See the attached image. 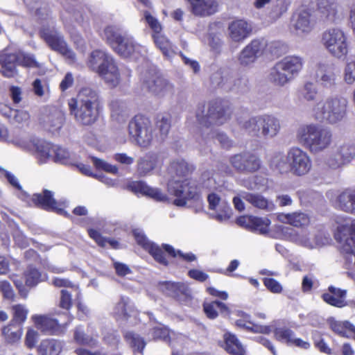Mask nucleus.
I'll use <instances>...</instances> for the list:
<instances>
[{
    "mask_svg": "<svg viewBox=\"0 0 355 355\" xmlns=\"http://www.w3.org/2000/svg\"><path fill=\"white\" fill-rule=\"evenodd\" d=\"M252 31V24L243 19L234 20L228 26L229 37L235 42H243L250 35Z\"/></svg>",
    "mask_w": 355,
    "mask_h": 355,
    "instance_id": "nucleus-21",
    "label": "nucleus"
},
{
    "mask_svg": "<svg viewBox=\"0 0 355 355\" xmlns=\"http://www.w3.org/2000/svg\"><path fill=\"white\" fill-rule=\"evenodd\" d=\"M114 315L118 320L128 321L132 317L137 315V311L130 299L121 296L115 304L113 311Z\"/></svg>",
    "mask_w": 355,
    "mask_h": 355,
    "instance_id": "nucleus-23",
    "label": "nucleus"
},
{
    "mask_svg": "<svg viewBox=\"0 0 355 355\" xmlns=\"http://www.w3.org/2000/svg\"><path fill=\"white\" fill-rule=\"evenodd\" d=\"M74 340L81 345H86L89 347H96L98 344L96 339L86 336L81 327H77L74 331Z\"/></svg>",
    "mask_w": 355,
    "mask_h": 355,
    "instance_id": "nucleus-55",
    "label": "nucleus"
},
{
    "mask_svg": "<svg viewBox=\"0 0 355 355\" xmlns=\"http://www.w3.org/2000/svg\"><path fill=\"white\" fill-rule=\"evenodd\" d=\"M204 311L207 318L209 319H215L218 316V310L225 317L230 316V310L228 306L219 301L215 300L209 303L203 304Z\"/></svg>",
    "mask_w": 355,
    "mask_h": 355,
    "instance_id": "nucleus-37",
    "label": "nucleus"
},
{
    "mask_svg": "<svg viewBox=\"0 0 355 355\" xmlns=\"http://www.w3.org/2000/svg\"><path fill=\"white\" fill-rule=\"evenodd\" d=\"M133 235L137 243L147 250L156 260L161 264L168 265V261L164 256L162 249L157 245L151 243L144 235L142 231L135 230L133 231Z\"/></svg>",
    "mask_w": 355,
    "mask_h": 355,
    "instance_id": "nucleus-19",
    "label": "nucleus"
},
{
    "mask_svg": "<svg viewBox=\"0 0 355 355\" xmlns=\"http://www.w3.org/2000/svg\"><path fill=\"white\" fill-rule=\"evenodd\" d=\"M318 87L311 81L306 82L297 92V98L302 103L315 102L316 103L318 102Z\"/></svg>",
    "mask_w": 355,
    "mask_h": 355,
    "instance_id": "nucleus-31",
    "label": "nucleus"
},
{
    "mask_svg": "<svg viewBox=\"0 0 355 355\" xmlns=\"http://www.w3.org/2000/svg\"><path fill=\"white\" fill-rule=\"evenodd\" d=\"M169 172L173 176L167 184V190L170 195L176 198L173 204L178 207H184L189 200H198L201 196V189L192 179L176 180L191 174L194 167L183 159L173 161L169 166Z\"/></svg>",
    "mask_w": 355,
    "mask_h": 355,
    "instance_id": "nucleus-2",
    "label": "nucleus"
},
{
    "mask_svg": "<svg viewBox=\"0 0 355 355\" xmlns=\"http://www.w3.org/2000/svg\"><path fill=\"white\" fill-rule=\"evenodd\" d=\"M37 327L47 334H58L65 329L67 323L60 324L57 319H53L43 315H33L32 317Z\"/></svg>",
    "mask_w": 355,
    "mask_h": 355,
    "instance_id": "nucleus-22",
    "label": "nucleus"
},
{
    "mask_svg": "<svg viewBox=\"0 0 355 355\" xmlns=\"http://www.w3.org/2000/svg\"><path fill=\"white\" fill-rule=\"evenodd\" d=\"M230 162L236 171L244 173H254L261 166L259 157L250 153L235 155L230 157Z\"/></svg>",
    "mask_w": 355,
    "mask_h": 355,
    "instance_id": "nucleus-17",
    "label": "nucleus"
},
{
    "mask_svg": "<svg viewBox=\"0 0 355 355\" xmlns=\"http://www.w3.org/2000/svg\"><path fill=\"white\" fill-rule=\"evenodd\" d=\"M153 36L155 44L162 51L163 54L167 57H171L173 54V51L170 42L160 33L153 35Z\"/></svg>",
    "mask_w": 355,
    "mask_h": 355,
    "instance_id": "nucleus-54",
    "label": "nucleus"
},
{
    "mask_svg": "<svg viewBox=\"0 0 355 355\" xmlns=\"http://www.w3.org/2000/svg\"><path fill=\"white\" fill-rule=\"evenodd\" d=\"M32 202L35 206L45 210L57 209V202L53 198V193L47 189H44L41 193L33 194Z\"/></svg>",
    "mask_w": 355,
    "mask_h": 355,
    "instance_id": "nucleus-29",
    "label": "nucleus"
},
{
    "mask_svg": "<svg viewBox=\"0 0 355 355\" xmlns=\"http://www.w3.org/2000/svg\"><path fill=\"white\" fill-rule=\"evenodd\" d=\"M17 53L3 54L0 55V71L5 77H13L17 73Z\"/></svg>",
    "mask_w": 355,
    "mask_h": 355,
    "instance_id": "nucleus-35",
    "label": "nucleus"
},
{
    "mask_svg": "<svg viewBox=\"0 0 355 355\" xmlns=\"http://www.w3.org/2000/svg\"><path fill=\"white\" fill-rule=\"evenodd\" d=\"M315 24V17L310 9H300L293 15L292 26L297 35L310 33L313 29Z\"/></svg>",
    "mask_w": 355,
    "mask_h": 355,
    "instance_id": "nucleus-18",
    "label": "nucleus"
},
{
    "mask_svg": "<svg viewBox=\"0 0 355 355\" xmlns=\"http://www.w3.org/2000/svg\"><path fill=\"white\" fill-rule=\"evenodd\" d=\"M30 119L28 112L24 110L14 109L9 121L16 125L26 124Z\"/></svg>",
    "mask_w": 355,
    "mask_h": 355,
    "instance_id": "nucleus-59",
    "label": "nucleus"
},
{
    "mask_svg": "<svg viewBox=\"0 0 355 355\" xmlns=\"http://www.w3.org/2000/svg\"><path fill=\"white\" fill-rule=\"evenodd\" d=\"M230 75L227 71L218 70L214 72L211 76V83L215 87H220L225 90H230L233 88L231 85H229V80Z\"/></svg>",
    "mask_w": 355,
    "mask_h": 355,
    "instance_id": "nucleus-46",
    "label": "nucleus"
},
{
    "mask_svg": "<svg viewBox=\"0 0 355 355\" xmlns=\"http://www.w3.org/2000/svg\"><path fill=\"white\" fill-rule=\"evenodd\" d=\"M26 286L34 287L42 281V274L35 268L30 266L24 272Z\"/></svg>",
    "mask_w": 355,
    "mask_h": 355,
    "instance_id": "nucleus-52",
    "label": "nucleus"
},
{
    "mask_svg": "<svg viewBox=\"0 0 355 355\" xmlns=\"http://www.w3.org/2000/svg\"><path fill=\"white\" fill-rule=\"evenodd\" d=\"M141 80L142 89L159 98L171 96L174 93L173 85L155 70L145 71Z\"/></svg>",
    "mask_w": 355,
    "mask_h": 355,
    "instance_id": "nucleus-9",
    "label": "nucleus"
},
{
    "mask_svg": "<svg viewBox=\"0 0 355 355\" xmlns=\"http://www.w3.org/2000/svg\"><path fill=\"white\" fill-rule=\"evenodd\" d=\"M125 338L134 351L142 352L146 343L142 337L134 332H127Z\"/></svg>",
    "mask_w": 355,
    "mask_h": 355,
    "instance_id": "nucleus-51",
    "label": "nucleus"
},
{
    "mask_svg": "<svg viewBox=\"0 0 355 355\" xmlns=\"http://www.w3.org/2000/svg\"><path fill=\"white\" fill-rule=\"evenodd\" d=\"M300 144L312 153H318L329 148L332 142L331 131L317 123L300 126L296 132Z\"/></svg>",
    "mask_w": 355,
    "mask_h": 355,
    "instance_id": "nucleus-6",
    "label": "nucleus"
},
{
    "mask_svg": "<svg viewBox=\"0 0 355 355\" xmlns=\"http://www.w3.org/2000/svg\"><path fill=\"white\" fill-rule=\"evenodd\" d=\"M230 115L229 106L223 105L220 101H210L207 105H199L196 117L198 123L204 128L200 131V137L197 138L200 145L207 144L211 139H215L223 148H230L232 142L227 136L216 132L211 127L223 124L230 119Z\"/></svg>",
    "mask_w": 355,
    "mask_h": 355,
    "instance_id": "nucleus-1",
    "label": "nucleus"
},
{
    "mask_svg": "<svg viewBox=\"0 0 355 355\" xmlns=\"http://www.w3.org/2000/svg\"><path fill=\"white\" fill-rule=\"evenodd\" d=\"M162 289L168 295L173 297H178L180 295H187L189 288L184 283H175L172 282H166L162 284Z\"/></svg>",
    "mask_w": 355,
    "mask_h": 355,
    "instance_id": "nucleus-44",
    "label": "nucleus"
},
{
    "mask_svg": "<svg viewBox=\"0 0 355 355\" xmlns=\"http://www.w3.org/2000/svg\"><path fill=\"white\" fill-rule=\"evenodd\" d=\"M275 338L282 342L290 345L294 336V332L286 327H278L274 330Z\"/></svg>",
    "mask_w": 355,
    "mask_h": 355,
    "instance_id": "nucleus-56",
    "label": "nucleus"
},
{
    "mask_svg": "<svg viewBox=\"0 0 355 355\" xmlns=\"http://www.w3.org/2000/svg\"><path fill=\"white\" fill-rule=\"evenodd\" d=\"M334 203L339 210L355 214V189L348 188L339 192Z\"/></svg>",
    "mask_w": 355,
    "mask_h": 355,
    "instance_id": "nucleus-24",
    "label": "nucleus"
},
{
    "mask_svg": "<svg viewBox=\"0 0 355 355\" xmlns=\"http://www.w3.org/2000/svg\"><path fill=\"white\" fill-rule=\"evenodd\" d=\"M237 315L242 318L235 322V324L239 327L254 333L269 334L271 331V329L269 326L259 325L250 322V316L243 311H237Z\"/></svg>",
    "mask_w": 355,
    "mask_h": 355,
    "instance_id": "nucleus-32",
    "label": "nucleus"
},
{
    "mask_svg": "<svg viewBox=\"0 0 355 355\" xmlns=\"http://www.w3.org/2000/svg\"><path fill=\"white\" fill-rule=\"evenodd\" d=\"M270 166L280 173H290V162L288 159V153L286 155L278 153L270 159Z\"/></svg>",
    "mask_w": 355,
    "mask_h": 355,
    "instance_id": "nucleus-45",
    "label": "nucleus"
},
{
    "mask_svg": "<svg viewBox=\"0 0 355 355\" xmlns=\"http://www.w3.org/2000/svg\"><path fill=\"white\" fill-rule=\"evenodd\" d=\"M242 197L253 207L266 211H272L275 205L272 201L268 200L259 193L242 191Z\"/></svg>",
    "mask_w": 355,
    "mask_h": 355,
    "instance_id": "nucleus-28",
    "label": "nucleus"
},
{
    "mask_svg": "<svg viewBox=\"0 0 355 355\" xmlns=\"http://www.w3.org/2000/svg\"><path fill=\"white\" fill-rule=\"evenodd\" d=\"M329 293L322 294L323 300L327 304L336 307H343L345 306V298L346 291L331 286L328 288Z\"/></svg>",
    "mask_w": 355,
    "mask_h": 355,
    "instance_id": "nucleus-34",
    "label": "nucleus"
},
{
    "mask_svg": "<svg viewBox=\"0 0 355 355\" xmlns=\"http://www.w3.org/2000/svg\"><path fill=\"white\" fill-rule=\"evenodd\" d=\"M89 66L97 72L110 86L115 87L119 83L120 74L117 66L111 55L102 50L92 52Z\"/></svg>",
    "mask_w": 355,
    "mask_h": 355,
    "instance_id": "nucleus-7",
    "label": "nucleus"
},
{
    "mask_svg": "<svg viewBox=\"0 0 355 355\" xmlns=\"http://www.w3.org/2000/svg\"><path fill=\"white\" fill-rule=\"evenodd\" d=\"M40 121L44 129L55 132L62 128L64 123V116L58 110L53 109L43 114Z\"/></svg>",
    "mask_w": 355,
    "mask_h": 355,
    "instance_id": "nucleus-25",
    "label": "nucleus"
},
{
    "mask_svg": "<svg viewBox=\"0 0 355 355\" xmlns=\"http://www.w3.org/2000/svg\"><path fill=\"white\" fill-rule=\"evenodd\" d=\"M242 126L249 135L265 139L275 137L281 128L279 119L269 114L251 117Z\"/></svg>",
    "mask_w": 355,
    "mask_h": 355,
    "instance_id": "nucleus-8",
    "label": "nucleus"
},
{
    "mask_svg": "<svg viewBox=\"0 0 355 355\" xmlns=\"http://www.w3.org/2000/svg\"><path fill=\"white\" fill-rule=\"evenodd\" d=\"M266 47L263 39H254L245 46L238 55V62L242 67L253 64L260 57Z\"/></svg>",
    "mask_w": 355,
    "mask_h": 355,
    "instance_id": "nucleus-14",
    "label": "nucleus"
},
{
    "mask_svg": "<svg viewBox=\"0 0 355 355\" xmlns=\"http://www.w3.org/2000/svg\"><path fill=\"white\" fill-rule=\"evenodd\" d=\"M277 62L293 79L299 74L304 64L302 58L296 55L286 56Z\"/></svg>",
    "mask_w": 355,
    "mask_h": 355,
    "instance_id": "nucleus-30",
    "label": "nucleus"
},
{
    "mask_svg": "<svg viewBox=\"0 0 355 355\" xmlns=\"http://www.w3.org/2000/svg\"><path fill=\"white\" fill-rule=\"evenodd\" d=\"M53 156L52 160L54 162L63 164H71L69 161V153L64 148L55 146L53 149Z\"/></svg>",
    "mask_w": 355,
    "mask_h": 355,
    "instance_id": "nucleus-60",
    "label": "nucleus"
},
{
    "mask_svg": "<svg viewBox=\"0 0 355 355\" xmlns=\"http://www.w3.org/2000/svg\"><path fill=\"white\" fill-rule=\"evenodd\" d=\"M21 148L35 151V155L40 163H45L53 159L55 146L52 144L39 139H22L15 142Z\"/></svg>",
    "mask_w": 355,
    "mask_h": 355,
    "instance_id": "nucleus-13",
    "label": "nucleus"
},
{
    "mask_svg": "<svg viewBox=\"0 0 355 355\" xmlns=\"http://www.w3.org/2000/svg\"><path fill=\"white\" fill-rule=\"evenodd\" d=\"M70 114L76 122L83 126H91L99 118L102 103L98 92L90 88H82L76 98L68 102Z\"/></svg>",
    "mask_w": 355,
    "mask_h": 355,
    "instance_id": "nucleus-3",
    "label": "nucleus"
},
{
    "mask_svg": "<svg viewBox=\"0 0 355 355\" xmlns=\"http://www.w3.org/2000/svg\"><path fill=\"white\" fill-rule=\"evenodd\" d=\"M61 351V343L53 339L43 340L37 347L40 355H59Z\"/></svg>",
    "mask_w": 355,
    "mask_h": 355,
    "instance_id": "nucleus-41",
    "label": "nucleus"
},
{
    "mask_svg": "<svg viewBox=\"0 0 355 355\" xmlns=\"http://www.w3.org/2000/svg\"><path fill=\"white\" fill-rule=\"evenodd\" d=\"M109 107L111 110V117L114 120L122 122L128 116V107L125 102L114 99L110 103Z\"/></svg>",
    "mask_w": 355,
    "mask_h": 355,
    "instance_id": "nucleus-39",
    "label": "nucleus"
},
{
    "mask_svg": "<svg viewBox=\"0 0 355 355\" xmlns=\"http://www.w3.org/2000/svg\"><path fill=\"white\" fill-rule=\"evenodd\" d=\"M135 187L141 193L158 201H164L167 199L166 196L159 189L150 187L144 182H138Z\"/></svg>",
    "mask_w": 355,
    "mask_h": 355,
    "instance_id": "nucleus-47",
    "label": "nucleus"
},
{
    "mask_svg": "<svg viewBox=\"0 0 355 355\" xmlns=\"http://www.w3.org/2000/svg\"><path fill=\"white\" fill-rule=\"evenodd\" d=\"M211 171H205L201 175V184L202 188L211 189L216 188V181L213 179Z\"/></svg>",
    "mask_w": 355,
    "mask_h": 355,
    "instance_id": "nucleus-64",
    "label": "nucleus"
},
{
    "mask_svg": "<svg viewBox=\"0 0 355 355\" xmlns=\"http://www.w3.org/2000/svg\"><path fill=\"white\" fill-rule=\"evenodd\" d=\"M225 350L232 355H245V350L235 335L227 333L224 335Z\"/></svg>",
    "mask_w": 355,
    "mask_h": 355,
    "instance_id": "nucleus-43",
    "label": "nucleus"
},
{
    "mask_svg": "<svg viewBox=\"0 0 355 355\" xmlns=\"http://www.w3.org/2000/svg\"><path fill=\"white\" fill-rule=\"evenodd\" d=\"M189 3L191 12L196 16H210L219 10V2L217 0H187Z\"/></svg>",
    "mask_w": 355,
    "mask_h": 355,
    "instance_id": "nucleus-20",
    "label": "nucleus"
},
{
    "mask_svg": "<svg viewBox=\"0 0 355 355\" xmlns=\"http://www.w3.org/2000/svg\"><path fill=\"white\" fill-rule=\"evenodd\" d=\"M336 66L331 62H319L316 65L315 79L322 87L331 88L336 84L338 77Z\"/></svg>",
    "mask_w": 355,
    "mask_h": 355,
    "instance_id": "nucleus-16",
    "label": "nucleus"
},
{
    "mask_svg": "<svg viewBox=\"0 0 355 355\" xmlns=\"http://www.w3.org/2000/svg\"><path fill=\"white\" fill-rule=\"evenodd\" d=\"M88 234L89 236L94 239L96 243L101 247H105L107 244H109L111 248L117 249L119 248V243L112 239L103 237L101 233L95 230H88Z\"/></svg>",
    "mask_w": 355,
    "mask_h": 355,
    "instance_id": "nucleus-48",
    "label": "nucleus"
},
{
    "mask_svg": "<svg viewBox=\"0 0 355 355\" xmlns=\"http://www.w3.org/2000/svg\"><path fill=\"white\" fill-rule=\"evenodd\" d=\"M277 218L279 221L284 223L289 224L296 227H307L311 222L309 215L302 211L279 214L277 216Z\"/></svg>",
    "mask_w": 355,
    "mask_h": 355,
    "instance_id": "nucleus-27",
    "label": "nucleus"
},
{
    "mask_svg": "<svg viewBox=\"0 0 355 355\" xmlns=\"http://www.w3.org/2000/svg\"><path fill=\"white\" fill-rule=\"evenodd\" d=\"M321 42L325 49L335 58H341L348 52L347 36L340 28H331L325 31L322 35Z\"/></svg>",
    "mask_w": 355,
    "mask_h": 355,
    "instance_id": "nucleus-10",
    "label": "nucleus"
},
{
    "mask_svg": "<svg viewBox=\"0 0 355 355\" xmlns=\"http://www.w3.org/2000/svg\"><path fill=\"white\" fill-rule=\"evenodd\" d=\"M144 19L146 24L150 28V29L153 31L154 34H159L161 33L162 30V27L159 21L154 17L148 11L144 12Z\"/></svg>",
    "mask_w": 355,
    "mask_h": 355,
    "instance_id": "nucleus-62",
    "label": "nucleus"
},
{
    "mask_svg": "<svg viewBox=\"0 0 355 355\" xmlns=\"http://www.w3.org/2000/svg\"><path fill=\"white\" fill-rule=\"evenodd\" d=\"M156 128L162 137H165L171 129V116L168 114H159L157 117Z\"/></svg>",
    "mask_w": 355,
    "mask_h": 355,
    "instance_id": "nucleus-53",
    "label": "nucleus"
},
{
    "mask_svg": "<svg viewBox=\"0 0 355 355\" xmlns=\"http://www.w3.org/2000/svg\"><path fill=\"white\" fill-rule=\"evenodd\" d=\"M35 16L41 24L40 34L47 45L66 58L73 60L75 54L68 46L63 35L55 28L49 6L43 3L35 8Z\"/></svg>",
    "mask_w": 355,
    "mask_h": 355,
    "instance_id": "nucleus-4",
    "label": "nucleus"
},
{
    "mask_svg": "<svg viewBox=\"0 0 355 355\" xmlns=\"http://www.w3.org/2000/svg\"><path fill=\"white\" fill-rule=\"evenodd\" d=\"M128 132L141 148H148L153 141V131L150 120L142 116L136 115L128 124Z\"/></svg>",
    "mask_w": 355,
    "mask_h": 355,
    "instance_id": "nucleus-11",
    "label": "nucleus"
},
{
    "mask_svg": "<svg viewBox=\"0 0 355 355\" xmlns=\"http://www.w3.org/2000/svg\"><path fill=\"white\" fill-rule=\"evenodd\" d=\"M141 46L137 44L133 37L124 34L123 37L114 51L122 57L128 58L139 51Z\"/></svg>",
    "mask_w": 355,
    "mask_h": 355,
    "instance_id": "nucleus-33",
    "label": "nucleus"
},
{
    "mask_svg": "<svg viewBox=\"0 0 355 355\" xmlns=\"http://www.w3.org/2000/svg\"><path fill=\"white\" fill-rule=\"evenodd\" d=\"M268 80L275 85L282 87L289 83L293 78L277 62L270 70Z\"/></svg>",
    "mask_w": 355,
    "mask_h": 355,
    "instance_id": "nucleus-36",
    "label": "nucleus"
},
{
    "mask_svg": "<svg viewBox=\"0 0 355 355\" xmlns=\"http://www.w3.org/2000/svg\"><path fill=\"white\" fill-rule=\"evenodd\" d=\"M162 246L164 250L171 257H175L177 254H179L180 257L188 262H191L196 260V255L191 252L182 253L180 250L175 251V250L171 245L168 244H164Z\"/></svg>",
    "mask_w": 355,
    "mask_h": 355,
    "instance_id": "nucleus-61",
    "label": "nucleus"
},
{
    "mask_svg": "<svg viewBox=\"0 0 355 355\" xmlns=\"http://www.w3.org/2000/svg\"><path fill=\"white\" fill-rule=\"evenodd\" d=\"M102 37L114 50L123 37V35L117 26H107L103 30Z\"/></svg>",
    "mask_w": 355,
    "mask_h": 355,
    "instance_id": "nucleus-40",
    "label": "nucleus"
},
{
    "mask_svg": "<svg viewBox=\"0 0 355 355\" xmlns=\"http://www.w3.org/2000/svg\"><path fill=\"white\" fill-rule=\"evenodd\" d=\"M271 3L272 8L270 11L268 12V17L272 21H275L280 18L281 16L286 12L287 8L282 0H277L275 2L272 1Z\"/></svg>",
    "mask_w": 355,
    "mask_h": 355,
    "instance_id": "nucleus-57",
    "label": "nucleus"
},
{
    "mask_svg": "<svg viewBox=\"0 0 355 355\" xmlns=\"http://www.w3.org/2000/svg\"><path fill=\"white\" fill-rule=\"evenodd\" d=\"M348 101L338 95L330 96L324 100H320L311 109L315 120L329 125H338L347 116Z\"/></svg>",
    "mask_w": 355,
    "mask_h": 355,
    "instance_id": "nucleus-5",
    "label": "nucleus"
},
{
    "mask_svg": "<svg viewBox=\"0 0 355 355\" xmlns=\"http://www.w3.org/2000/svg\"><path fill=\"white\" fill-rule=\"evenodd\" d=\"M12 310L13 315L10 323L21 326L26 320L28 310L22 304L12 306Z\"/></svg>",
    "mask_w": 355,
    "mask_h": 355,
    "instance_id": "nucleus-49",
    "label": "nucleus"
},
{
    "mask_svg": "<svg viewBox=\"0 0 355 355\" xmlns=\"http://www.w3.org/2000/svg\"><path fill=\"white\" fill-rule=\"evenodd\" d=\"M162 164L159 155L153 152L146 153L137 161V171L140 175H146Z\"/></svg>",
    "mask_w": 355,
    "mask_h": 355,
    "instance_id": "nucleus-26",
    "label": "nucleus"
},
{
    "mask_svg": "<svg viewBox=\"0 0 355 355\" xmlns=\"http://www.w3.org/2000/svg\"><path fill=\"white\" fill-rule=\"evenodd\" d=\"M290 162V173L296 176L306 175L312 167V162L308 153L298 147H293L288 151Z\"/></svg>",
    "mask_w": 355,
    "mask_h": 355,
    "instance_id": "nucleus-12",
    "label": "nucleus"
},
{
    "mask_svg": "<svg viewBox=\"0 0 355 355\" xmlns=\"http://www.w3.org/2000/svg\"><path fill=\"white\" fill-rule=\"evenodd\" d=\"M2 334L6 343L14 345L20 341L23 334V329L20 325L10 323L3 328Z\"/></svg>",
    "mask_w": 355,
    "mask_h": 355,
    "instance_id": "nucleus-42",
    "label": "nucleus"
},
{
    "mask_svg": "<svg viewBox=\"0 0 355 355\" xmlns=\"http://www.w3.org/2000/svg\"><path fill=\"white\" fill-rule=\"evenodd\" d=\"M317 5L322 17L329 21L335 20L338 11L335 0H322L317 2Z\"/></svg>",
    "mask_w": 355,
    "mask_h": 355,
    "instance_id": "nucleus-38",
    "label": "nucleus"
},
{
    "mask_svg": "<svg viewBox=\"0 0 355 355\" xmlns=\"http://www.w3.org/2000/svg\"><path fill=\"white\" fill-rule=\"evenodd\" d=\"M355 158V144L352 141L344 142L336 148L327 160L328 166L338 168L349 164Z\"/></svg>",
    "mask_w": 355,
    "mask_h": 355,
    "instance_id": "nucleus-15",
    "label": "nucleus"
},
{
    "mask_svg": "<svg viewBox=\"0 0 355 355\" xmlns=\"http://www.w3.org/2000/svg\"><path fill=\"white\" fill-rule=\"evenodd\" d=\"M17 64L26 67L40 68V63L35 60L33 55L26 53H17Z\"/></svg>",
    "mask_w": 355,
    "mask_h": 355,
    "instance_id": "nucleus-58",
    "label": "nucleus"
},
{
    "mask_svg": "<svg viewBox=\"0 0 355 355\" xmlns=\"http://www.w3.org/2000/svg\"><path fill=\"white\" fill-rule=\"evenodd\" d=\"M343 78L345 82L349 85L355 82V61L347 63L344 69Z\"/></svg>",
    "mask_w": 355,
    "mask_h": 355,
    "instance_id": "nucleus-63",
    "label": "nucleus"
},
{
    "mask_svg": "<svg viewBox=\"0 0 355 355\" xmlns=\"http://www.w3.org/2000/svg\"><path fill=\"white\" fill-rule=\"evenodd\" d=\"M270 224V220L266 217L252 216L250 230L264 234L268 232Z\"/></svg>",
    "mask_w": 355,
    "mask_h": 355,
    "instance_id": "nucleus-50",
    "label": "nucleus"
}]
</instances>
